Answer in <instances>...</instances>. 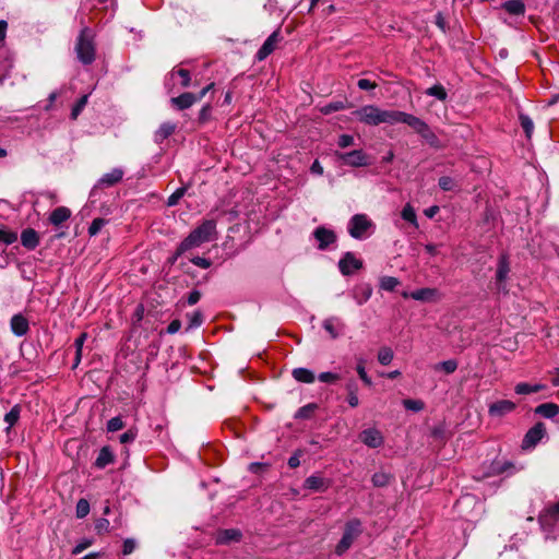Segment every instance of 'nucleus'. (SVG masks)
Masks as SVG:
<instances>
[{"label": "nucleus", "instance_id": "7c9ffc66", "mask_svg": "<svg viewBox=\"0 0 559 559\" xmlns=\"http://www.w3.org/2000/svg\"><path fill=\"white\" fill-rule=\"evenodd\" d=\"M392 479L393 476L384 472L374 473L371 477V481L374 487H385Z\"/></svg>", "mask_w": 559, "mask_h": 559}, {"label": "nucleus", "instance_id": "37998d69", "mask_svg": "<svg viewBox=\"0 0 559 559\" xmlns=\"http://www.w3.org/2000/svg\"><path fill=\"white\" fill-rule=\"evenodd\" d=\"M17 240V234L8 229L0 228V242L12 245Z\"/></svg>", "mask_w": 559, "mask_h": 559}, {"label": "nucleus", "instance_id": "bf43d9fd", "mask_svg": "<svg viewBox=\"0 0 559 559\" xmlns=\"http://www.w3.org/2000/svg\"><path fill=\"white\" fill-rule=\"evenodd\" d=\"M92 545V540L84 538L81 542L78 543V545L73 548L72 554L78 555L84 551L86 548H88Z\"/></svg>", "mask_w": 559, "mask_h": 559}, {"label": "nucleus", "instance_id": "aec40b11", "mask_svg": "<svg viewBox=\"0 0 559 559\" xmlns=\"http://www.w3.org/2000/svg\"><path fill=\"white\" fill-rule=\"evenodd\" d=\"M21 243L27 250H34L39 245V235L33 228H26L21 234Z\"/></svg>", "mask_w": 559, "mask_h": 559}, {"label": "nucleus", "instance_id": "4c0bfd02", "mask_svg": "<svg viewBox=\"0 0 559 559\" xmlns=\"http://www.w3.org/2000/svg\"><path fill=\"white\" fill-rule=\"evenodd\" d=\"M426 94L429 96H433L438 98L439 100H445L447 99V92L445 88L441 84H436L431 87H429L426 91Z\"/></svg>", "mask_w": 559, "mask_h": 559}, {"label": "nucleus", "instance_id": "49530a36", "mask_svg": "<svg viewBox=\"0 0 559 559\" xmlns=\"http://www.w3.org/2000/svg\"><path fill=\"white\" fill-rule=\"evenodd\" d=\"M438 183L440 189L443 191H452L456 187L454 179L449 176L440 177Z\"/></svg>", "mask_w": 559, "mask_h": 559}, {"label": "nucleus", "instance_id": "4468645a", "mask_svg": "<svg viewBox=\"0 0 559 559\" xmlns=\"http://www.w3.org/2000/svg\"><path fill=\"white\" fill-rule=\"evenodd\" d=\"M280 39H281L280 32L278 31L273 32L266 38V40L263 43L261 48L258 50V52L255 55V59L258 61H263L264 59H266L274 51Z\"/></svg>", "mask_w": 559, "mask_h": 559}, {"label": "nucleus", "instance_id": "e2e57ef3", "mask_svg": "<svg viewBox=\"0 0 559 559\" xmlns=\"http://www.w3.org/2000/svg\"><path fill=\"white\" fill-rule=\"evenodd\" d=\"M135 437H136L135 431H133L132 429H129L128 431L123 432L119 437V440L121 443L126 444V443H130V442L134 441Z\"/></svg>", "mask_w": 559, "mask_h": 559}, {"label": "nucleus", "instance_id": "f257e3e1", "mask_svg": "<svg viewBox=\"0 0 559 559\" xmlns=\"http://www.w3.org/2000/svg\"><path fill=\"white\" fill-rule=\"evenodd\" d=\"M216 226L217 224L215 219H204L180 242L177 248V255H181L191 249L199 248L205 242L216 240L218 237Z\"/></svg>", "mask_w": 559, "mask_h": 559}, {"label": "nucleus", "instance_id": "338daca9", "mask_svg": "<svg viewBox=\"0 0 559 559\" xmlns=\"http://www.w3.org/2000/svg\"><path fill=\"white\" fill-rule=\"evenodd\" d=\"M201 298V293L197 289L192 290L188 295V304L190 306L195 305Z\"/></svg>", "mask_w": 559, "mask_h": 559}, {"label": "nucleus", "instance_id": "774afa93", "mask_svg": "<svg viewBox=\"0 0 559 559\" xmlns=\"http://www.w3.org/2000/svg\"><path fill=\"white\" fill-rule=\"evenodd\" d=\"M347 402L350 407H357L359 405V399L357 396V393L350 392L347 394Z\"/></svg>", "mask_w": 559, "mask_h": 559}, {"label": "nucleus", "instance_id": "b1692460", "mask_svg": "<svg viewBox=\"0 0 559 559\" xmlns=\"http://www.w3.org/2000/svg\"><path fill=\"white\" fill-rule=\"evenodd\" d=\"M70 216L71 211L68 207L59 206L51 212L49 216V222L55 226H59L66 221H68Z\"/></svg>", "mask_w": 559, "mask_h": 559}, {"label": "nucleus", "instance_id": "9b49d317", "mask_svg": "<svg viewBox=\"0 0 559 559\" xmlns=\"http://www.w3.org/2000/svg\"><path fill=\"white\" fill-rule=\"evenodd\" d=\"M509 272H510V264H509L508 257L506 254H502L499 258L498 265H497V272H496V285H497V289L499 292H507L506 281H507Z\"/></svg>", "mask_w": 559, "mask_h": 559}, {"label": "nucleus", "instance_id": "603ef678", "mask_svg": "<svg viewBox=\"0 0 559 559\" xmlns=\"http://www.w3.org/2000/svg\"><path fill=\"white\" fill-rule=\"evenodd\" d=\"M318 379L324 383H335L341 379V377L337 373L333 372H321L318 376Z\"/></svg>", "mask_w": 559, "mask_h": 559}, {"label": "nucleus", "instance_id": "2eb2a0df", "mask_svg": "<svg viewBox=\"0 0 559 559\" xmlns=\"http://www.w3.org/2000/svg\"><path fill=\"white\" fill-rule=\"evenodd\" d=\"M322 326L333 340L340 337L345 329L344 322L337 317H330L325 319L322 322Z\"/></svg>", "mask_w": 559, "mask_h": 559}, {"label": "nucleus", "instance_id": "e433bc0d", "mask_svg": "<svg viewBox=\"0 0 559 559\" xmlns=\"http://www.w3.org/2000/svg\"><path fill=\"white\" fill-rule=\"evenodd\" d=\"M392 359H393V352L390 347L383 346L379 349L378 361L381 365L386 366L392 361Z\"/></svg>", "mask_w": 559, "mask_h": 559}, {"label": "nucleus", "instance_id": "a878e982", "mask_svg": "<svg viewBox=\"0 0 559 559\" xmlns=\"http://www.w3.org/2000/svg\"><path fill=\"white\" fill-rule=\"evenodd\" d=\"M438 296L436 288H420L411 293L409 297L414 300L430 301Z\"/></svg>", "mask_w": 559, "mask_h": 559}, {"label": "nucleus", "instance_id": "20e7f679", "mask_svg": "<svg viewBox=\"0 0 559 559\" xmlns=\"http://www.w3.org/2000/svg\"><path fill=\"white\" fill-rule=\"evenodd\" d=\"M361 534V522L358 519L348 521L345 525L343 536L335 547V552L342 556L346 552L354 540Z\"/></svg>", "mask_w": 559, "mask_h": 559}, {"label": "nucleus", "instance_id": "bb28decb", "mask_svg": "<svg viewBox=\"0 0 559 559\" xmlns=\"http://www.w3.org/2000/svg\"><path fill=\"white\" fill-rule=\"evenodd\" d=\"M292 376L296 381L301 383H312L316 380L314 373L311 370L302 367L295 368L292 371Z\"/></svg>", "mask_w": 559, "mask_h": 559}, {"label": "nucleus", "instance_id": "6e6d98bb", "mask_svg": "<svg viewBox=\"0 0 559 559\" xmlns=\"http://www.w3.org/2000/svg\"><path fill=\"white\" fill-rule=\"evenodd\" d=\"M210 118H211V106L204 105L199 112V122L205 123L210 120Z\"/></svg>", "mask_w": 559, "mask_h": 559}, {"label": "nucleus", "instance_id": "f704fd0d", "mask_svg": "<svg viewBox=\"0 0 559 559\" xmlns=\"http://www.w3.org/2000/svg\"><path fill=\"white\" fill-rule=\"evenodd\" d=\"M348 107H349V105H347L345 102L336 100V102H331L330 104H326L325 106H323L321 108V112L324 115H329V114H332L335 111L346 109Z\"/></svg>", "mask_w": 559, "mask_h": 559}, {"label": "nucleus", "instance_id": "4d7b16f0", "mask_svg": "<svg viewBox=\"0 0 559 559\" xmlns=\"http://www.w3.org/2000/svg\"><path fill=\"white\" fill-rule=\"evenodd\" d=\"M190 261L201 269H209L212 265L211 260L203 257H194Z\"/></svg>", "mask_w": 559, "mask_h": 559}, {"label": "nucleus", "instance_id": "9d476101", "mask_svg": "<svg viewBox=\"0 0 559 559\" xmlns=\"http://www.w3.org/2000/svg\"><path fill=\"white\" fill-rule=\"evenodd\" d=\"M313 237L318 241L319 250H326L336 241V234L324 226H319L313 230Z\"/></svg>", "mask_w": 559, "mask_h": 559}, {"label": "nucleus", "instance_id": "ddd939ff", "mask_svg": "<svg viewBox=\"0 0 559 559\" xmlns=\"http://www.w3.org/2000/svg\"><path fill=\"white\" fill-rule=\"evenodd\" d=\"M123 175H124V173L121 168H114L111 171L103 175L99 178V180L93 188L92 193H94L98 188H104V187L108 188V187H112V186L117 185L118 182H120L122 180Z\"/></svg>", "mask_w": 559, "mask_h": 559}, {"label": "nucleus", "instance_id": "393cba45", "mask_svg": "<svg viewBox=\"0 0 559 559\" xmlns=\"http://www.w3.org/2000/svg\"><path fill=\"white\" fill-rule=\"evenodd\" d=\"M115 460V455L109 447H103L99 450L98 456L95 461V466L98 468H104L107 465L111 464Z\"/></svg>", "mask_w": 559, "mask_h": 559}, {"label": "nucleus", "instance_id": "a211bd4d", "mask_svg": "<svg viewBox=\"0 0 559 559\" xmlns=\"http://www.w3.org/2000/svg\"><path fill=\"white\" fill-rule=\"evenodd\" d=\"M197 102L198 97H195V94L189 92L183 93L177 97H173L170 99L171 105L176 107L178 110L188 109Z\"/></svg>", "mask_w": 559, "mask_h": 559}, {"label": "nucleus", "instance_id": "052dcab7", "mask_svg": "<svg viewBox=\"0 0 559 559\" xmlns=\"http://www.w3.org/2000/svg\"><path fill=\"white\" fill-rule=\"evenodd\" d=\"M176 73L181 78V85L182 87H188L191 82L190 73L186 69H179L176 71Z\"/></svg>", "mask_w": 559, "mask_h": 559}, {"label": "nucleus", "instance_id": "f3484780", "mask_svg": "<svg viewBox=\"0 0 559 559\" xmlns=\"http://www.w3.org/2000/svg\"><path fill=\"white\" fill-rule=\"evenodd\" d=\"M241 532L236 528L221 530L216 533L215 542L218 545H226L231 542H239Z\"/></svg>", "mask_w": 559, "mask_h": 559}, {"label": "nucleus", "instance_id": "a18cd8bd", "mask_svg": "<svg viewBox=\"0 0 559 559\" xmlns=\"http://www.w3.org/2000/svg\"><path fill=\"white\" fill-rule=\"evenodd\" d=\"M88 96L83 95L73 106L71 111V118L76 119L87 104Z\"/></svg>", "mask_w": 559, "mask_h": 559}, {"label": "nucleus", "instance_id": "473e14b6", "mask_svg": "<svg viewBox=\"0 0 559 559\" xmlns=\"http://www.w3.org/2000/svg\"><path fill=\"white\" fill-rule=\"evenodd\" d=\"M519 120H520L522 129L525 132L526 138L531 139L533 131H534L533 120L527 115H525L523 112H520Z\"/></svg>", "mask_w": 559, "mask_h": 559}, {"label": "nucleus", "instance_id": "5fc2aeb1", "mask_svg": "<svg viewBox=\"0 0 559 559\" xmlns=\"http://www.w3.org/2000/svg\"><path fill=\"white\" fill-rule=\"evenodd\" d=\"M95 530L98 534L110 531V523L107 519H98L95 523Z\"/></svg>", "mask_w": 559, "mask_h": 559}, {"label": "nucleus", "instance_id": "c85d7f7f", "mask_svg": "<svg viewBox=\"0 0 559 559\" xmlns=\"http://www.w3.org/2000/svg\"><path fill=\"white\" fill-rule=\"evenodd\" d=\"M305 488L314 491H323L326 488V484L322 477L312 475L306 478Z\"/></svg>", "mask_w": 559, "mask_h": 559}, {"label": "nucleus", "instance_id": "5701e85b", "mask_svg": "<svg viewBox=\"0 0 559 559\" xmlns=\"http://www.w3.org/2000/svg\"><path fill=\"white\" fill-rule=\"evenodd\" d=\"M535 414L544 418H555L559 415V405L551 402L539 404L535 408Z\"/></svg>", "mask_w": 559, "mask_h": 559}, {"label": "nucleus", "instance_id": "c756f323", "mask_svg": "<svg viewBox=\"0 0 559 559\" xmlns=\"http://www.w3.org/2000/svg\"><path fill=\"white\" fill-rule=\"evenodd\" d=\"M545 389L544 384H530L526 382H520L514 386V391L516 394H531L536 393Z\"/></svg>", "mask_w": 559, "mask_h": 559}, {"label": "nucleus", "instance_id": "13d9d810", "mask_svg": "<svg viewBox=\"0 0 559 559\" xmlns=\"http://www.w3.org/2000/svg\"><path fill=\"white\" fill-rule=\"evenodd\" d=\"M403 404L407 409L415 412L423 409L424 406L423 402L417 400H404Z\"/></svg>", "mask_w": 559, "mask_h": 559}, {"label": "nucleus", "instance_id": "a19ab883", "mask_svg": "<svg viewBox=\"0 0 559 559\" xmlns=\"http://www.w3.org/2000/svg\"><path fill=\"white\" fill-rule=\"evenodd\" d=\"M75 513L78 519H83L90 513V503L86 499H80L76 503Z\"/></svg>", "mask_w": 559, "mask_h": 559}, {"label": "nucleus", "instance_id": "69168bd1", "mask_svg": "<svg viewBox=\"0 0 559 559\" xmlns=\"http://www.w3.org/2000/svg\"><path fill=\"white\" fill-rule=\"evenodd\" d=\"M180 328H181V322H180L178 319H176V320H173V321L168 324V326H167V332H168L169 334H175V333H177V332L180 330Z\"/></svg>", "mask_w": 559, "mask_h": 559}, {"label": "nucleus", "instance_id": "4be33fe9", "mask_svg": "<svg viewBox=\"0 0 559 559\" xmlns=\"http://www.w3.org/2000/svg\"><path fill=\"white\" fill-rule=\"evenodd\" d=\"M372 288L368 284H360L354 287L353 298L358 305H364L371 297Z\"/></svg>", "mask_w": 559, "mask_h": 559}, {"label": "nucleus", "instance_id": "412c9836", "mask_svg": "<svg viewBox=\"0 0 559 559\" xmlns=\"http://www.w3.org/2000/svg\"><path fill=\"white\" fill-rule=\"evenodd\" d=\"M177 124L173 122H163L159 128L154 133V141L157 144L163 143L166 139H168L175 131Z\"/></svg>", "mask_w": 559, "mask_h": 559}, {"label": "nucleus", "instance_id": "7ed1b4c3", "mask_svg": "<svg viewBox=\"0 0 559 559\" xmlns=\"http://www.w3.org/2000/svg\"><path fill=\"white\" fill-rule=\"evenodd\" d=\"M78 59L83 64H91L95 60L96 48L94 34L90 27H83L78 36L75 44Z\"/></svg>", "mask_w": 559, "mask_h": 559}, {"label": "nucleus", "instance_id": "8fccbe9b", "mask_svg": "<svg viewBox=\"0 0 559 559\" xmlns=\"http://www.w3.org/2000/svg\"><path fill=\"white\" fill-rule=\"evenodd\" d=\"M421 138H424L430 145H436L438 142L437 135L431 131L429 126H426V130H423L418 133Z\"/></svg>", "mask_w": 559, "mask_h": 559}, {"label": "nucleus", "instance_id": "6ab92c4d", "mask_svg": "<svg viewBox=\"0 0 559 559\" xmlns=\"http://www.w3.org/2000/svg\"><path fill=\"white\" fill-rule=\"evenodd\" d=\"M515 408V404L508 400H501L492 403L489 406V414L491 416H503L508 413H511Z\"/></svg>", "mask_w": 559, "mask_h": 559}, {"label": "nucleus", "instance_id": "0e129e2a", "mask_svg": "<svg viewBox=\"0 0 559 559\" xmlns=\"http://www.w3.org/2000/svg\"><path fill=\"white\" fill-rule=\"evenodd\" d=\"M357 86L360 90L368 91V90H374L377 87V83L371 82V81H369L367 79H360L357 82Z\"/></svg>", "mask_w": 559, "mask_h": 559}, {"label": "nucleus", "instance_id": "09e8293b", "mask_svg": "<svg viewBox=\"0 0 559 559\" xmlns=\"http://www.w3.org/2000/svg\"><path fill=\"white\" fill-rule=\"evenodd\" d=\"M356 370H357V373H358L359 378L361 379V381L366 385L370 386L372 384V381H371V378L366 372L364 360H360L358 362Z\"/></svg>", "mask_w": 559, "mask_h": 559}, {"label": "nucleus", "instance_id": "c03bdc74", "mask_svg": "<svg viewBox=\"0 0 559 559\" xmlns=\"http://www.w3.org/2000/svg\"><path fill=\"white\" fill-rule=\"evenodd\" d=\"M20 418V407L17 405L13 406L9 413L4 416V421L9 425V428L15 425V423Z\"/></svg>", "mask_w": 559, "mask_h": 559}, {"label": "nucleus", "instance_id": "0eeeda50", "mask_svg": "<svg viewBox=\"0 0 559 559\" xmlns=\"http://www.w3.org/2000/svg\"><path fill=\"white\" fill-rule=\"evenodd\" d=\"M546 427L544 423H536L524 436L522 441V449L534 448L545 436Z\"/></svg>", "mask_w": 559, "mask_h": 559}, {"label": "nucleus", "instance_id": "423d86ee", "mask_svg": "<svg viewBox=\"0 0 559 559\" xmlns=\"http://www.w3.org/2000/svg\"><path fill=\"white\" fill-rule=\"evenodd\" d=\"M337 160H341L344 165L352 167H362L369 165L368 155L362 150H354L350 152L334 153Z\"/></svg>", "mask_w": 559, "mask_h": 559}, {"label": "nucleus", "instance_id": "2f4dec72", "mask_svg": "<svg viewBox=\"0 0 559 559\" xmlns=\"http://www.w3.org/2000/svg\"><path fill=\"white\" fill-rule=\"evenodd\" d=\"M401 216H402L403 219H405L406 222L411 223L416 228L418 227L416 212H415L414 207L409 203H407L403 207Z\"/></svg>", "mask_w": 559, "mask_h": 559}, {"label": "nucleus", "instance_id": "864d4df0", "mask_svg": "<svg viewBox=\"0 0 559 559\" xmlns=\"http://www.w3.org/2000/svg\"><path fill=\"white\" fill-rule=\"evenodd\" d=\"M355 144V139L350 134H342L338 136L337 145L341 148H345Z\"/></svg>", "mask_w": 559, "mask_h": 559}, {"label": "nucleus", "instance_id": "c9c22d12", "mask_svg": "<svg viewBox=\"0 0 559 559\" xmlns=\"http://www.w3.org/2000/svg\"><path fill=\"white\" fill-rule=\"evenodd\" d=\"M318 408V405L316 403H309L302 407H300L296 415H295V418H298V419H308L312 416V414L314 413V411Z\"/></svg>", "mask_w": 559, "mask_h": 559}, {"label": "nucleus", "instance_id": "dca6fc26", "mask_svg": "<svg viewBox=\"0 0 559 559\" xmlns=\"http://www.w3.org/2000/svg\"><path fill=\"white\" fill-rule=\"evenodd\" d=\"M11 331L16 336H24L29 331L28 320L22 314L17 313L11 318L10 321Z\"/></svg>", "mask_w": 559, "mask_h": 559}, {"label": "nucleus", "instance_id": "de8ad7c7", "mask_svg": "<svg viewBox=\"0 0 559 559\" xmlns=\"http://www.w3.org/2000/svg\"><path fill=\"white\" fill-rule=\"evenodd\" d=\"M124 427V424L121 419V417L116 416L108 420L107 423V430L110 432L118 431Z\"/></svg>", "mask_w": 559, "mask_h": 559}, {"label": "nucleus", "instance_id": "39448f33", "mask_svg": "<svg viewBox=\"0 0 559 559\" xmlns=\"http://www.w3.org/2000/svg\"><path fill=\"white\" fill-rule=\"evenodd\" d=\"M371 228H373V223L366 214H355L347 225L349 235L355 239L366 238Z\"/></svg>", "mask_w": 559, "mask_h": 559}, {"label": "nucleus", "instance_id": "3c124183", "mask_svg": "<svg viewBox=\"0 0 559 559\" xmlns=\"http://www.w3.org/2000/svg\"><path fill=\"white\" fill-rule=\"evenodd\" d=\"M186 189L179 188L173 194L168 197L167 205L174 206L178 203V201L185 195Z\"/></svg>", "mask_w": 559, "mask_h": 559}, {"label": "nucleus", "instance_id": "79ce46f5", "mask_svg": "<svg viewBox=\"0 0 559 559\" xmlns=\"http://www.w3.org/2000/svg\"><path fill=\"white\" fill-rule=\"evenodd\" d=\"M108 224V221L105 219V218H102V217H97L95 219H93L92 224L90 225L88 227V235L90 236H95L97 235L100 229L106 225Z\"/></svg>", "mask_w": 559, "mask_h": 559}, {"label": "nucleus", "instance_id": "cd10ccee", "mask_svg": "<svg viewBox=\"0 0 559 559\" xmlns=\"http://www.w3.org/2000/svg\"><path fill=\"white\" fill-rule=\"evenodd\" d=\"M502 7L511 15H524L525 13V4L522 0L506 1Z\"/></svg>", "mask_w": 559, "mask_h": 559}, {"label": "nucleus", "instance_id": "72a5a7b5", "mask_svg": "<svg viewBox=\"0 0 559 559\" xmlns=\"http://www.w3.org/2000/svg\"><path fill=\"white\" fill-rule=\"evenodd\" d=\"M436 371L442 370L447 374L453 373L457 369V361L455 359H449L435 365Z\"/></svg>", "mask_w": 559, "mask_h": 559}, {"label": "nucleus", "instance_id": "6e6552de", "mask_svg": "<svg viewBox=\"0 0 559 559\" xmlns=\"http://www.w3.org/2000/svg\"><path fill=\"white\" fill-rule=\"evenodd\" d=\"M362 267V261L357 259L353 252H346L338 261L340 272L345 275H352Z\"/></svg>", "mask_w": 559, "mask_h": 559}, {"label": "nucleus", "instance_id": "f03ea898", "mask_svg": "<svg viewBox=\"0 0 559 559\" xmlns=\"http://www.w3.org/2000/svg\"><path fill=\"white\" fill-rule=\"evenodd\" d=\"M354 114L359 121L368 126H379L381 123L394 124L395 110L381 109L376 105L362 106Z\"/></svg>", "mask_w": 559, "mask_h": 559}, {"label": "nucleus", "instance_id": "680f3d73", "mask_svg": "<svg viewBox=\"0 0 559 559\" xmlns=\"http://www.w3.org/2000/svg\"><path fill=\"white\" fill-rule=\"evenodd\" d=\"M135 546H136V544H135L134 539H132V538L124 539L123 546H122V554L126 556L130 555L135 549Z\"/></svg>", "mask_w": 559, "mask_h": 559}, {"label": "nucleus", "instance_id": "ea45409f", "mask_svg": "<svg viewBox=\"0 0 559 559\" xmlns=\"http://www.w3.org/2000/svg\"><path fill=\"white\" fill-rule=\"evenodd\" d=\"M400 284L399 280L393 276H384L380 281V287L386 292H392Z\"/></svg>", "mask_w": 559, "mask_h": 559}, {"label": "nucleus", "instance_id": "f8f14e48", "mask_svg": "<svg viewBox=\"0 0 559 559\" xmlns=\"http://www.w3.org/2000/svg\"><path fill=\"white\" fill-rule=\"evenodd\" d=\"M360 441L369 448L376 449L383 444V436L376 428L364 429L359 433Z\"/></svg>", "mask_w": 559, "mask_h": 559}, {"label": "nucleus", "instance_id": "58836bf2", "mask_svg": "<svg viewBox=\"0 0 559 559\" xmlns=\"http://www.w3.org/2000/svg\"><path fill=\"white\" fill-rule=\"evenodd\" d=\"M87 337V334L86 333H81L80 336L74 341V346H75V364H74V367H76L80 361H81V357H82V348H83V345H84V342Z\"/></svg>", "mask_w": 559, "mask_h": 559}, {"label": "nucleus", "instance_id": "1a4fd4ad", "mask_svg": "<svg viewBox=\"0 0 559 559\" xmlns=\"http://www.w3.org/2000/svg\"><path fill=\"white\" fill-rule=\"evenodd\" d=\"M396 123H405L417 133H419L423 130H426L427 126V123L420 118L400 110H395L394 124Z\"/></svg>", "mask_w": 559, "mask_h": 559}]
</instances>
